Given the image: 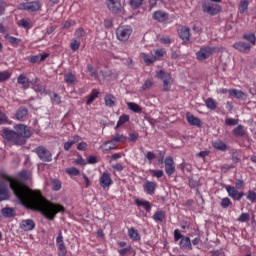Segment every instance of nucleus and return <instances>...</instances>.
I'll use <instances>...</instances> for the list:
<instances>
[{"label":"nucleus","mask_w":256,"mask_h":256,"mask_svg":"<svg viewBox=\"0 0 256 256\" xmlns=\"http://www.w3.org/2000/svg\"><path fill=\"white\" fill-rule=\"evenodd\" d=\"M74 163H76V165H87V162H85L83 157H79L78 159L74 160Z\"/></svg>","instance_id":"60"},{"label":"nucleus","mask_w":256,"mask_h":256,"mask_svg":"<svg viewBox=\"0 0 256 256\" xmlns=\"http://www.w3.org/2000/svg\"><path fill=\"white\" fill-rule=\"evenodd\" d=\"M49 57V54H40V55H34L30 56L28 58L29 63H41V61H45Z\"/></svg>","instance_id":"23"},{"label":"nucleus","mask_w":256,"mask_h":256,"mask_svg":"<svg viewBox=\"0 0 256 256\" xmlns=\"http://www.w3.org/2000/svg\"><path fill=\"white\" fill-rule=\"evenodd\" d=\"M105 29H113V18H106L104 20Z\"/></svg>","instance_id":"49"},{"label":"nucleus","mask_w":256,"mask_h":256,"mask_svg":"<svg viewBox=\"0 0 256 256\" xmlns=\"http://www.w3.org/2000/svg\"><path fill=\"white\" fill-rule=\"evenodd\" d=\"M36 153L39 157V159H41V161H45L47 163H49V161L52 160L51 158V152H49V150H47V148L39 146L36 149Z\"/></svg>","instance_id":"9"},{"label":"nucleus","mask_w":256,"mask_h":256,"mask_svg":"<svg viewBox=\"0 0 256 256\" xmlns=\"http://www.w3.org/2000/svg\"><path fill=\"white\" fill-rule=\"evenodd\" d=\"M18 9H24V11H39L41 9V2L39 1H33V2H27L22 3L19 5Z\"/></svg>","instance_id":"7"},{"label":"nucleus","mask_w":256,"mask_h":256,"mask_svg":"<svg viewBox=\"0 0 256 256\" xmlns=\"http://www.w3.org/2000/svg\"><path fill=\"white\" fill-rule=\"evenodd\" d=\"M127 121H129V115L120 116L118 123L116 125V129H119V127H121V125H125V123H127Z\"/></svg>","instance_id":"42"},{"label":"nucleus","mask_w":256,"mask_h":256,"mask_svg":"<svg viewBox=\"0 0 256 256\" xmlns=\"http://www.w3.org/2000/svg\"><path fill=\"white\" fill-rule=\"evenodd\" d=\"M131 33H133L131 26H119L116 29V38L118 41H121V43H127L129 37H131Z\"/></svg>","instance_id":"3"},{"label":"nucleus","mask_w":256,"mask_h":256,"mask_svg":"<svg viewBox=\"0 0 256 256\" xmlns=\"http://www.w3.org/2000/svg\"><path fill=\"white\" fill-rule=\"evenodd\" d=\"M249 9V1L248 0H241L239 5V12L245 13Z\"/></svg>","instance_id":"38"},{"label":"nucleus","mask_w":256,"mask_h":256,"mask_svg":"<svg viewBox=\"0 0 256 256\" xmlns=\"http://www.w3.org/2000/svg\"><path fill=\"white\" fill-rule=\"evenodd\" d=\"M84 35H85V30L83 28H78L76 30V36L77 37H84Z\"/></svg>","instance_id":"63"},{"label":"nucleus","mask_w":256,"mask_h":256,"mask_svg":"<svg viewBox=\"0 0 256 256\" xmlns=\"http://www.w3.org/2000/svg\"><path fill=\"white\" fill-rule=\"evenodd\" d=\"M153 219L154 221H160L161 223H163V221H165V212L163 211L155 212V214L153 215Z\"/></svg>","instance_id":"37"},{"label":"nucleus","mask_w":256,"mask_h":256,"mask_svg":"<svg viewBox=\"0 0 256 256\" xmlns=\"http://www.w3.org/2000/svg\"><path fill=\"white\" fill-rule=\"evenodd\" d=\"M136 205H138V207H144L146 211H151V203H149V201L136 200Z\"/></svg>","instance_id":"36"},{"label":"nucleus","mask_w":256,"mask_h":256,"mask_svg":"<svg viewBox=\"0 0 256 256\" xmlns=\"http://www.w3.org/2000/svg\"><path fill=\"white\" fill-rule=\"evenodd\" d=\"M151 87H153V81L151 80H146L144 82V84L142 85V91H147L149 90Z\"/></svg>","instance_id":"55"},{"label":"nucleus","mask_w":256,"mask_h":256,"mask_svg":"<svg viewBox=\"0 0 256 256\" xmlns=\"http://www.w3.org/2000/svg\"><path fill=\"white\" fill-rule=\"evenodd\" d=\"M233 47L240 53H249V51H251V44L247 42H236L233 44Z\"/></svg>","instance_id":"11"},{"label":"nucleus","mask_w":256,"mask_h":256,"mask_svg":"<svg viewBox=\"0 0 256 256\" xmlns=\"http://www.w3.org/2000/svg\"><path fill=\"white\" fill-rule=\"evenodd\" d=\"M64 79H65V82L69 83L70 85H73V83L77 81V78L72 73L65 74Z\"/></svg>","instance_id":"39"},{"label":"nucleus","mask_w":256,"mask_h":256,"mask_svg":"<svg viewBox=\"0 0 256 256\" xmlns=\"http://www.w3.org/2000/svg\"><path fill=\"white\" fill-rule=\"evenodd\" d=\"M213 147L214 149H217V151H225L227 149V144L221 140H218L213 143Z\"/></svg>","instance_id":"30"},{"label":"nucleus","mask_w":256,"mask_h":256,"mask_svg":"<svg viewBox=\"0 0 256 256\" xmlns=\"http://www.w3.org/2000/svg\"><path fill=\"white\" fill-rule=\"evenodd\" d=\"M229 95H231V97H235V99H247V94H245L243 91L241 90H236V89H230L228 90Z\"/></svg>","instance_id":"20"},{"label":"nucleus","mask_w":256,"mask_h":256,"mask_svg":"<svg viewBox=\"0 0 256 256\" xmlns=\"http://www.w3.org/2000/svg\"><path fill=\"white\" fill-rule=\"evenodd\" d=\"M85 149H87V143L81 142L78 144V146H77L78 151H85Z\"/></svg>","instance_id":"59"},{"label":"nucleus","mask_w":256,"mask_h":256,"mask_svg":"<svg viewBox=\"0 0 256 256\" xmlns=\"http://www.w3.org/2000/svg\"><path fill=\"white\" fill-rule=\"evenodd\" d=\"M100 75L106 80V81H114V79H117L119 75L117 73H113L111 70H102L100 71Z\"/></svg>","instance_id":"18"},{"label":"nucleus","mask_w":256,"mask_h":256,"mask_svg":"<svg viewBox=\"0 0 256 256\" xmlns=\"http://www.w3.org/2000/svg\"><path fill=\"white\" fill-rule=\"evenodd\" d=\"M189 186L192 187V188L199 187V181L194 180V179H190L189 180Z\"/></svg>","instance_id":"61"},{"label":"nucleus","mask_w":256,"mask_h":256,"mask_svg":"<svg viewBox=\"0 0 256 256\" xmlns=\"http://www.w3.org/2000/svg\"><path fill=\"white\" fill-rule=\"evenodd\" d=\"M87 71L90 73L91 77H94V79H99V74L97 71H95V68L91 64L87 66Z\"/></svg>","instance_id":"45"},{"label":"nucleus","mask_w":256,"mask_h":256,"mask_svg":"<svg viewBox=\"0 0 256 256\" xmlns=\"http://www.w3.org/2000/svg\"><path fill=\"white\" fill-rule=\"evenodd\" d=\"M11 79V73L9 71L0 72V83H4V81H9Z\"/></svg>","instance_id":"40"},{"label":"nucleus","mask_w":256,"mask_h":256,"mask_svg":"<svg viewBox=\"0 0 256 256\" xmlns=\"http://www.w3.org/2000/svg\"><path fill=\"white\" fill-rule=\"evenodd\" d=\"M79 47H81V42L77 40H72V42L70 43V48L72 49V51H77Z\"/></svg>","instance_id":"51"},{"label":"nucleus","mask_w":256,"mask_h":256,"mask_svg":"<svg viewBox=\"0 0 256 256\" xmlns=\"http://www.w3.org/2000/svg\"><path fill=\"white\" fill-rule=\"evenodd\" d=\"M164 164L166 174L173 175V173H175V161H173V157H166V159L164 160Z\"/></svg>","instance_id":"10"},{"label":"nucleus","mask_w":256,"mask_h":256,"mask_svg":"<svg viewBox=\"0 0 256 256\" xmlns=\"http://www.w3.org/2000/svg\"><path fill=\"white\" fill-rule=\"evenodd\" d=\"M97 95H99V92H97V90H93L88 97L86 104L91 105V103H93L95 99H97Z\"/></svg>","instance_id":"44"},{"label":"nucleus","mask_w":256,"mask_h":256,"mask_svg":"<svg viewBox=\"0 0 256 256\" xmlns=\"http://www.w3.org/2000/svg\"><path fill=\"white\" fill-rule=\"evenodd\" d=\"M153 19L158 21V23H164V21L169 19V14L163 10H158L153 13Z\"/></svg>","instance_id":"14"},{"label":"nucleus","mask_w":256,"mask_h":256,"mask_svg":"<svg viewBox=\"0 0 256 256\" xmlns=\"http://www.w3.org/2000/svg\"><path fill=\"white\" fill-rule=\"evenodd\" d=\"M5 38L7 41H9V43H11V45H19V43H21V40L9 35H6Z\"/></svg>","instance_id":"47"},{"label":"nucleus","mask_w":256,"mask_h":256,"mask_svg":"<svg viewBox=\"0 0 256 256\" xmlns=\"http://www.w3.org/2000/svg\"><path fill=\"white\" fill-rule=\"evenodd\" d=\"M250 217L251 216L249 215V213H243L238 218V221H240V223H245V222L249 221Z\"/></svg>","instance_id":"54"},{"label":"nucleus","mask_w":256,"mask_h":256,"mask_svg":"<svg viewBox=\"0 0 256 256\" xmlns=\"http://www.w3.org/2000/svg\"><path fill=\"white\" fill-rule=\"evenodd\" d=\"M140 57L143 59L146 65H153V63L157 61V57L149 58V56H147L145 53L140 54Z\"/></svg>","instance_id":"33"},{"label":"nucleus","mask_w":256,"mask_h":256,"mask_svg":"<svg viewBox=\"0 0 256 256\" xmlns=\"http://www.w3.org/2000/svg\"><path fill=\"white\" fill-rule=\"evenodd\" d=\"M27 113V108H20L16 113V119H18V121H23V119L27 117Z\"/></svg>","instance_id":"28"},{"label":"nucleus","mask_w":256,"mask_h":256,"mask_svg":"<svg viewBox=\"0 0 256 256\" xmlns=\"http://www.w3.org/2000/svg\"><path fill=\"white\" fill-rule=\"evenodd\" d=\"M1 213L3 217L10 218V217H13V215H15V209L6 207L1 210Z\"/></svg>","instance_id":"35"},{"label":"nucleus","mask_w":256,"mask_h":256,"mask_svg":"<svg viewBox=\"0 0 256 256\" xmlns=\"http://www.w3.org/2000/svg\"><path fill=\"white\" fill-rule=\"evenodd\" d=\"M242 39L249 41V43H251V45H255V43H256L255 34H245L242 36Z\"/></svg>","instance_id":"41"},{"label":"nucleus","mask_w":256,"mask_h":256,"mask_svg":"<svg viewBox=\"0 0 256 256\" xmlns=\"http://www.w3.org/2000/svg\"><path fill=\"white\" fill-rule=\"evenodd\" d=\"M202 9L204 13H208V15H217L221 11V6L219 4H203Z\"/></svg>","instance_id":"8"},{"label":"nucleus","mask_w":256,"mask_h":256,"mask_svg":"<svg viewBox=\"0 0 256 256\" xmlns=\"http://www.w3.org/2000/svg\"><path fill=\"white\" fill-rule=\"evenodd\" d=\"M19 179H21V181H27V172L26 171L20 172Z\"/></svg>","instance_id":"64"},{"label":"nucleus","mask_w":256,"mask_h":256,"mask_svg":"<svg viewBox=\"0 0 256 256\" xmlns=\"http://www.w3.org/2000/svg\"><path fill=\"white\" fill-rule=\"evenodd\" d=\"M237 123H239L238 119L227 118L225 120V124L228 125L229 127H233V126L237 125Z\"/></svg>","instance_id":"50"},{"label":"nucleus","mask_w":256,"mask_h":256,"mask_svg":"<svg viewBox=\"0 0 256 256\" xmlns=\"http://www.w3.org/2000/svg\"><path fill=\"white\" fill-rule=\"evenodd\" d=\"M58 249H59V256H65L67 255V248H65V244H58Z\"/></svg>","instance_id":"52"},{"label":"nucleus","mask_w":256,"mask_h":256,"mask_svg":"<svg viewBox=\"0 0 256 256\" xmlns=\"http://www.w3.org/2000/svg\"><path fill=\"white\" fill-rule=\"evenodd\" d=\"M108 9L113 13H119L121 11V0H109Z\"/></svg>","instance_id":"17"},{"label":"nucleus","mask_w":256,"mask_h":256,"mask_svg":"<svg viewBox=\"0 0 256 256\" xmlns=\"http://www.w3.org/2000/svg\"><path fill=\"white\" fill-rule=\"evenodd\" d=\"M186 119L190 125H194L196 127H201V119L195 117L193 114L188 112L186 114Z\"/></svg>","instance_id":"19"},{"label":"nucleus","mask_w":256,"mask_h":256,"mask_svg":"<svg viewBox=\"0 0 256 256\" xmlns=\"http://www.w3.org/2000/svg\"><path fill=\"white\" fill-rule=\"evenodd\" d=\"M205 104L206 107L211 111H215L217 109V102H215L213 98H207Z\"/></svg>","instance_id":"31"},{"label":"nucleus","mask_w":256,"mask_h":256,"mask_svg":"<svg viewBox=\"0 0 256 256\" xmlns=\"http://www.w3.org/2000/svg\"><path fill=\"white\" fill-rule=\"evenodd\" d=\"M157 76L159 79H161V81H163L164 91H169L171 87V83L173 82V79L171 78V74L163 70H160L159 72H157Z\"/></svg>","instance_id":"4"},{"label":"nucleus","mask_w":256,"mask_h":256,"mask_svg":"<svg viewBox=\"0 0 256 256\" xmlns=\"http://www.w3.org/2000/svg\"><path fill=\"white\" fill-rule=\"evenodd\" d=\"M20 229H22V231H33V229H35V221L31 219L23 220L20 223Z\"/></svg>","instance_id":"16"},{"label":"nucleus","mask_w":256,"mask_h":256,"mask_svg":"<svg viewBox=\"0 0 256 256\" xmlns=\"http://www.w3.org/2000/svg\"><path fill=\"white\" fill-rule=\"evenodd\" d=\"M128 109L133 111L134 113H141V106L135 102H128L127 103Z\"/></svg>","instance_id":"32"},{"label":"nucleus","mask_w":256,"mask_h":256,"mask_svg":"<svg viewBox=\"0 0 256 256\" xmlns=\"http://www.w3.org/2000/svg\"><path fill=\"white\" fill-rule=\"evenodd\" d=\"M112 183L113 180H111V175L109 174V172H104L100 177L101 187H103V189H106V187H111Z\"/></svg>","instance_id":"13"},{"label":"nucleus","mask_w":256,"mask_h":256,"mask_svg":"<svg viewBox=\"0 0 256 256\" xmlns=\"http://www.w3.org/2000/svg\"><path fill=\"white\" fill-rule=\"evenodd\" d=\"M52 189L53 191H59L61 189V181L57 179L52 180Z\"/></svg>","instance_id":"48"},{"label":"nucleus","mask_w":256,"mask_h":256,"mask_svg":"<svg viewBox=\"0 0 256 256\" xmlns=\"http://www.w3.org/2000/svg\"><path fill=\"white\" fill-rule=\"evenodd\" d=\"M181 249H193L191 246V239L189 237L182 238L180 241Z\"/></svg>","instance_id":"26"},{"label":"nucleus","mask_w":256,"mask_h":256,"mask_svg":"<svg viewBox=\"0 0 256 256\" xmlns=\"http://www.w3.org/2000/svg\"><path fill=\"white\" fill-rule=\"evenodd\" d=\"M124 141H127V137H125L123 134H116L110 140V143H124Z\"/></svg>","instance_id":"34"},{"label":"nucleus","mask_w":256,"mask_h":256,"mask_svg":"<svg viewBox=\"0 0 256 256\" xmlns=\"http://www.w3.org/2000/svg\"><path fill=\"white\" fill-rule=\"evenodd\" d=\"M247 199H249V201H252L253 203H255L256 201V193L253 191H249L248 195H247Z\"/></svg>","instance_id":"57"},{"label":"nucleus","mask_w":256,"mask_h":256,"mask_svg":"<svg viewBox=\"0 0 256 256\" xmlns=\"http://www.w3.org/2000/svg\"><path fill=\"white\" fill-rule=\"evenodd\" d=\"M66 173H68V175H79L80 171L76 167H70L66 169Z\"/></svg>","instance_id":"53"},{"label":"nucleus","mask_w":256,"mask_h":256,"mask_svg":"<svg viewBox=\"0 0 256 256\" xmlns=\"http://www.w3.org/2000/svg\"><path fill=\"white\" fill-rule=\"evenodd\" d=\"M189 27H182L179 29V37L182 38L183 41H189V37H191Z\"/></svg>","instance_id":"21"},{"label":"nucleus","mask_w":256,"mask_h":256,"mask_svg":"<svg viewBox=\"0 0 256 256\" xmlns=\"http://www.w3.org/2000/svg\"><path fill=\"white\" fill-rule=\"evenodd\" d=\"M19 27H23V29H31L33 24L30 19H21L18 21Z\"/></svg>","instance_id":"27"},{"label":"nucleus","mask_w":256,"mask_h":256,"mask_svg":"<svg viewBox=\"0 0 256 256\" xmlns=\"http://www.w3.org/2000/svg\"><path fill=\"white\" fill-rule=\"evenodd\" d=\"M226 190H227L229 197H232V199H236L237 201H239L241 199V197H243V195H245L243 192L237 191L236 188L233 186H227Z\"/></svg>","instance_id":"15"},{"label":"nucleus","mask_w":256,"mask_h":256,"mask_svg":"<svg viewBox=\"0 0 256 256\" xmlns=\"http://www.w3.org/2000/svg\"><path fill=\"white\" fill-rule=\"evenodd\" d=\"M0 179L8 181L10 189L24 207L33 209L34 211H40L49 221H53L57 213H65V207L63 205L49 202L41 195L39 190L33 191L25 184L12 179L5 173L0 174Z\"/></svg>","instance_id":"1"},{"label":"nucleus","mask_w":256,"mask_h":256,"mask_svg":"<svg viewBox=\"0 0 256 256\" xmlns=\"http://www.w3.org/2000/svg\"><path fill=\"white\" fill-rule=\"evenodd\" d=\"M214 51V48L203 47L196 53V59H198V61H205V59H209V57L213 55Z\"/></svg>","instance_id":"5"},{"label":"nucleus","mask_w":256,"mask_h":256,"mask_svg":"<svg viewBox=\"0 0 256 256\" xmlns=\"http://www.w3.org/2000/svg\"><path fill=\"white\" fill-rule=\"evenodd\" d=\"M165 55V50L163 49H157L155 51V56L156 57V60L159 59V57H163Z\"/></svg>","instance_id":"58"},{"label":"nucleus","mask_w":256,"mask_h":256,"mask_svg":"<svg viewBox=\"0 0 256 256\" xmlns=\"http://www.w3.org/2000/svg\"><path fill=\"white\" fill-rule=\"evenodd\" d=\"M104 100L107 107H115L117 103V98L111 94L106 95Z\"/></svg>","instance_id":"24"},{"label":"nucleus","mask_w":256,"mask_h":256,"mask_svg":"<svg viewBox=\"0 0 256 256\" xmlns=\"http://www.w3.org/2000/svg\"><path fill=\"white\" fill-rule=\"evenodd\" d=\"M9 200V187L7 183L0 182V202Z\"/></svg>","instance_id":"12"},{"label":"nucleus","mask_w":256,"mask_h":256,"mask_svg":"<svg viewBox=\"0 0 256 256\" xmlns=\"http://www.w3.org/2000/svg\"><path fill=\"white\" fill-rule=\"evenodd\" d=\"M128 235L130 239H133V241H139L141 239V236H139V232L135 230V228H130Z\"/></svg>","instance_id":"29"},{"label":"nucleus","mask_w":256,"mask_h":256,"mask_svg":"<svg viewBox=\"0 0 256 256\" xmlns=\"http://www.w3.org/2000/svg\"><path fill=\"white\" fill-rule=\"evenodd\" d=\"M17 83H19V85H22V89H29L30 87L29 78L23 74H20L18 76Z\"/></svg>","instance_id":"22"},{"label":"nucleus","mask_w":256,"mask_h":256,"mask_svg":"<svg viewBox=\"0 0 256 256\" xmlns=\"http://www.w3.org/2000/svg\"><path fill=\"white\" fill-rule=\"evenodd\" d=\"M143 4V0H130V5L132 9H139Z\"/></svg>","instance_id":"46"},{"label":"nucleus","mask_w":256,"mask_h":256,"mask_svg":"<svg viewBox=\"0 0 256 256\" xmlns=\"http://www.w3.org/2000/svg\"><path fill=\"white\" fill-rule=\"evenodd\" d=\"M2 137L3 139H6V141H10V143H13L14 145H25V139H23V137H20L15 130L4 128L2 130Z\"/></svg>","instance_id":"2"},{"label":"nucleus","mask_w":256,"mask_h":256,"mask_svg":"<svg viewBox=\"0 0 256 256\" xmlns=\"http://www.w3.org/2000/svg\"><path fill=\"white\" fill-rule=\"evenodd\" d=\"M16 133H18L19 137H22V139H29L31 137V130L28 126L23 124H18L14 127Z\"/></svg>","instance_id":"6"},{"label":"nucleus","mask_w":256,"mask_h":256,"mask_svg":"<svg viewBox=\"0 0 256 256\" xmlns=\"http://www.w3.org/2000/svg\"><path fill=\"white\" fill-rule=\"evenodd\" d=\"M231 205V200L229 198H223L221 200V207H223V209H227V207H229Z\"/></svg>","instance_id":"56"},{"label":"nucleus","mask_w":256,"mask_h":256,"mask_svg":"<svg viewBox=\"0 0 256 256\" xmlns=\"http://www.w3.org/2000/svg\"><path fill=\"white\" fill-rule=\"evenodd\" d=\"M232 133L233 135H235V137H245V135H247V132L245 131V127H243V125H238L236 128L233 129Z\"/></svg>","instance_id":"25"},{"label":"nucleus","mask_w":256,"mask_h":256,"mask_svg":"<svg viewBox=\"0 0 256 256\" xmlns=\"http://www.w3.org/2000/svg\"><path fill=\"white\" fill-rule=\"evenodd\" d=\"M34 90H35L37 93H45V87H43V86L35 85V86H34Z\"/></svg>","instance_id":"62"},{"label":"nucleus","mask_w":256,"mask_h":256,"mask_svg":"<svg viewBox=\"0 0 256 256\" xmlns=\"http://www.w3.org/2000/svg\"><path fill=\"white\" fill-rule=\"evenodd\" d=\"M145 189L151 195V193H155V184L148 181L145 183Z\"/></svg>","instance_id":"43"}]
</instances>
